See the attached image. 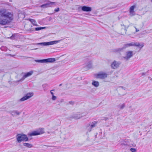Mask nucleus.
Here are the masks:
<instances>
[{
    "label": "nucleus",
    "instance_id": "6",
    "mask_svg": "<svg viewBox=\"0 0 152 152\" xmlns=\"http://www.w3.org/2000/svg\"><path fill=\"white\" fill-rule=\"evenodd\" d=\"M129 47L130 46H137L138 47L140 48H142L144 46V44L143 43H140L138 42H131L128 43Z\"/></svg>",
    "mask_w": 152,
    "mask_h": 152
},
{
    "label": "nucleus",
    "instance_id": "30",
    "mask_svg": "<svg viewBox=\"0 0 152 152\" xmlns=\"http://www.w3.org/2000/svg\"><path fill=\"white\" fill-rule=\"evenodd\" d=\"M108 118L107 117H104L102 118V120L106 121L107 120H108Z\"/></svg>",
    "mask_w": 152,
    "mask_h": 152
},
{
    "label": "nucleus",
    "instance_id": "19",
    "mask_svg": "<svg viewBox=\"0 0 152 152\" xmlns=\"http://www.w3.org/2000/svg\"><path fill=\"white\" fill-rule=\"evenodd\" d=\"M23 144L24 146L27 148H31L33 146L32 145L29 143H24Z\"/></svg>",
    "mask_w": 152,
    "mask_h": 152
},
{
    "label": "nucleus",
    "instance_id": "46",
    "mask_svg": "<svg viewBox=\"0 0 152 152\" xmlns=\"http://www.w3.org/2000/svg\"><path fill=\"white\" fill-rule=\"evenodd\" d=\"M151 1L152 2V0H151Z\"/></svg>",
    "mask_w": 152,
    "mask_h": 152
},
{
    "label": "nucleus",
    "instance_id": "17",
    "mask_svg": "<svg viewBox=\"0 0 152 152\" xmlns=\"http://www.w3.org/2000/svg\"><path fill=\"white\" fill-rule=\"evenodd\" d=\"M123 47L114 49L113 50V52L115 53H119L124 50Z\"/></svg>",
    "mask_w": 152,
    "mask_h": 152
},
{
    "label": "nucleus",
    "instance_id": "24",
    "mask_svg": "<svg viewBox=\"0 0 152 152\" xmlns=\"http://www.w3.org/2000/svg\"><path fill=\"white\" fill-rule=\"evenodd\" d=\"M35 61L39 63H44V59L42 60H36Z\"/></svg>",
    "mask_w": 152,
    "mask_h": 152
},
{
    "label": "nucleus",
    "instance_id": "34",
    "mask_svg": "<svg viewBox=\"0 0 152 152\" xmlns=\"http://www.w3.org/2000/svg\"><path fill=\"white\" fill-rule=\"evenodd\" d=\"M129 27V26H125V28H124V30L126 31H127V29Z\"/></svg>",
    "mask_w": 152,
    "mask_h": 152
},
{
    "label": "nucleus",
    "instance_id": "36",
    "mask_svg": "<svg viewBox=\"0 0 152 152\" xmlns=\"http://www.w3.org/2000/svg\"><path fill=\"white\" fill-rule=\"evenodd\" d=\"M4 47H1V49L2 50H4Z\"/></svg>",
    "mask_w": 152,
    "mask_h": 152
},
{
    "label": "nucleus",
    "instance_id": "33",
    "mask_svg": "<svg viewBox=\"0 0 152 152\" xmlns=\"http://www.w3.org/2000/svg\"><path fill=\"white\" fill-rule=\"evenodd\" d=\"M54 10L55 12H58L59 10V8H58L57 9H55Z\"/></svg>",
    "mask_w": 152,
    "mask_h": 152
},
{
    "label": "nucleus",
    "instance_id": "31",
    "mask_svg": "<svg viewBox=\"0 0 152 152\" xmlns=\"http://www.w3.org/2000/svg\"><path fill=\"white\" fill-rule=\"evenodd\" d=\"M10 38L12 39H15V34H13L10 37Z\"/></svg>",
    "mask_w": 152,
    "mask_h": 152
},
{
    "label": "nucleus",
    "instance_id": "41",
    "mask_svg": "<svg viewBox=\"0 0 152 152\" xmlns=\"http://www.w3.org/2000/svg\"><path fill=\"white\" fill-rule=\"evenodd\" d=\"M148 78L149 79H150V80H151L152 78L151 77H149Z\"/></svg>",
    "mask_w": 152,
    "mask_h": 152
},
{
    "label": "nucleus",
    "instance_id": "15",
    "mask_svg": "<svg viewBox=\"0 0 152 152\" xmlns=\"http://www.w3.org/2000/svg\"><path fill=\"white\" fill-rule=\"evenodd\" d=\"M135 7V6L133 5L131 6L129 9L130 15L131 16L134 15L135 14L134 11V9Z\"/></svg>",
    "mask_w": 152,
    "mask_h": 152
},
{
    "label": "nucleus",
    "instance_id": "14",
    "mask_svg": "<svg viewBox=\"0 0 152 152\" xmlns=\"http://www.w3.org/2000/svg\"><path fill=\"white\" fill-rule=\"evenodd\" d=\"M91 7L87 6H83L82 7V10L83 11L90 12L91 11Z\"/></svg>",
    "mask_w": 152,
    "mask_h": 152
},
{
    "label": "nucleus",
    "instance_id": "7",
    "mask_svg": "<svg viewBox=\"0 0 152 152\" xmlns=\"http://www.w3.org/2000/svg\"><path fill=\"white\" fill-rule=\"evenodd\" d=\"M107 74L103 72H100L99 73L96 75V77L97 78L104 79L107 77Z\"/></svg>",
    "mask_w": 152,
    "mask_h": 152
},
{
    "label": "nucleus",
    "instance_id": "11",
    "mask_svg": "<svg viewBox=\"0 0 152 152\" xmlns=\"http://www.w3.org/2000/svg\"><path fill=\"white\" fill-rule=\"evenodd\" d=\"M33 95V93H29L26 94V95L23 97L21 98L20 101H25L30 98Z\"/></svg>",
    "mask_w": 152,
    "mask_h": 152
},
{
    "label": "nucleus",
    "instance_id": "38",
    "mask_svg": "<svg viewBox=\"0 0 152 152\" xmlns=\"http://www.w3.org/2000/svg\"><path fill=\"white\" fill-rule=\"evenodd\" d=\"M120 87L121 88L125 90V88L123 86H120Z\"/></svg>",
    "mask_w": 152,
    "mask_h": 152
},
{
    "label": "nucleus",
    "instance_id": "32",
    "mask_svg": "<svg viewBox=\"0 0 152 152\" xmlns=\"http://www.w3.org/2000/svg\"><path fill=\"white\" fill-rule=\"evenodd\" d=\"M69 104H70L72 105H73L75 104L74 102L73 101H69Z\"/></svg>",
    "mask_w": 152,
    "mask_h": 152
},
{
    "label": "nucleus",
    "instance_id": "28",
    "mask_svg": "<svg viewBox=\"0 0 152 152\" xmlns=\"http://www.w3.org/2000/svg\"><path fill=\"white\" fill-rule=\"evenodd\" d=\"M130 151L132 152H136L137 151V150L135 148H133L130 149Z\"/></svg>",
    "mask_w": 152,
    "mask_h": 152
},
{
    "label": "nucleus",
    "instance_id": "23",
    "mask_svg": "<svg viewBox=\"0 0 152 152\" xmlns=\"http://www.w3.org/2000/svg\"><path fill=\"white\" fill-rule=\"evenodd\" d=\"M129 47V45H128V43L124 44L123 47V48L124 49H125L126 48H128Z\"/></svg>",
    "mask_w": 152,
    "mask_h": 152
},
{
    "label": "nucleus",
    "instance_id": "8",
    "mask_svg": "<svg viewBox=\"0 0 152 152\" xmlns=\"http://www.w3.org/2000/svg\"><path fill=\"white\" fill-rule=\"evenodd\" d=\"M33 71H31L29 72L25 73L24 75L21 79L19 80H18L17 82H19L23 80L26 78L31 76L33 74Z\"/></svg>",
    "mask_w": 152,
    "mask_h": 152
},
{
    "label": "nucleus",
    "instance_id": "42",
    "mask_svg": "<svg viewBox=\"0 0 152 152\" xmlns=\"http://www.w3.org/2000/svg\"><path fill=\"white\" fill-rule=\"evenodd\" d=\"M121 26H124V27H125V26H124L123 24H121Z\"/></svg>",
    "mask_w": 152,
    "mask_h": 152
},
{
    "label": "nucleus",
    "instance_id": "40",
    "mask_svg": "<svg viewBox=\"0 0 152 152\" xmlns=\"http://www.w3.org/2000/svg\"><path fill=\"white\" fill-rule=\"evenodd\" d=\"M9 55H10V56H12V57H14L15 56L14 55H11V54H10Z\"/></svg>",
    "mask_w": 152,
    "mask_h": 152
},
{
    "label": "nucleus",
    "instance_id": "16",
    "mask_svg": "<svg viewBox=\"0 0 152 152\" xmlns=\"http://www.w3.org/2000/svg\"><path fill=\"white\" fill-rule=\"evenodd\" d=\"M9 112L12 116H14L16 115H19L20 114V113L17 110L10 111Z\"/></svg>",
    "mask_w": 152,
    "mask_h": 152
},
{
    "label": "nucleus",
    "instance_id": "35",
    "mask_svg": "<svg viewBox=\"0 0 152 152\" xmlns=\"http://www.w3.org/2000/svg\"><path fill=\"white\" fill-rule=\"evenodd\" d=\"M52 91H54V90L53 89V90H51L50 91V93L51 94V95H52V96H53V95H54V94L53 92H52Z\"/></svg>",
    "mask_w": 152,
    "mask_h": 152
},
{
    "label": "nucleus",
    "instance_id": "27",
    "mask_svg": "<svg viewBox=\"0 0 152 152\" xmlns=\"http://www.w3.org/2000/svg\"><path fill=\"white\" fill-rule=\"evenodd\" d=\"M45 28V27H37L35 28V29L36 31H39Z\"/></svg>",
    "mask_w": 152,
    "mask_h": 152
},
{
    "label": "nucleus",
    "instance_id": "37",
    "mask_svg": "<svg viewBox=\"0 0 152 152\" xmlns=\"http://www.w3.org/2000/svg\"><path fill=\"white\" fill-rule=\"evenodd\" d=\"M135 29H136V32H138V31H139V30L137 29V28L136 27H134Z\"/></svg>",
    "mask_w": 152,
    "mask_h": 152
},
{
    "label": "nucleus",
    "instance_id": "1",
    "mask_svg": "<svg viewBox=\"0 0 152 152\" xmlns=\"http://www.w3.org/2000/svg\"><path fill=\"white\" fill-rule=\"evenodd\" d=\"M12 14L7 12L5 9H0V24L5 25L10 23L12 20Z\"/></svg>",
    "mask_w": 152,
    "mask_h": 152
},
{
    "label": "nucleus",
    "instance_id": "44",
    "mask_svg": "<svg viewBox=\"0 0 152 152\" xmlns=\"http://www.w3.org/2000/svg\"><path fill=\"white\" fill-rule=\"evenodd\" d=\"M20 57H25V56H20Z\"/></svg>",
    "mask_w": 152,
    "mask_h": 152
},
{
    "label": "nucleus",
    "instance_id": "3",
    "mask_svg": "<svg viewBox=\"0 0 152 152\" xmlns=\"http://www.w3.org/2000/svg\"><path fill=\"white\" fill-rule=\"evenodd\" d=\"M97 122L94 121L92 122H90L86 126V129L87 130V133L90 132L92 129L96 126Z\"/></svg>",
    "mask_w": 152,
    "mask_h": 152
},
{
    "label": "nucleus",
    "instance_id": "2",
    "mask_svg": "<svg viewBox=\"0 0 152 152\" xmlns=\"http://www.w3.org/2000/svg\"><path fill=\"white\" fill-rule=\"evenodd\" d=\"M17 141L20 143L22 141H27L28 140V138L27 136L24 134H19L16 135Z\"/></svg>",
    "mask_w": 152,
    "mask_h": 152
},
{
    "label": "nucleus",
    "instance_id": "22",
    "mask_svg": "<svg viewBox=\"0 0 152 152\" xmlns=\"http://www.w3.org/2000/svg\"><path fill=\"white\" fill-rule=\"evenodd\" d=\"M86 66L88 69L91 68L92 67V63L91 62L88 63L86 65Z\"/></svg>",
    "mask_w": 152,
    "mask_h": 152
},
{
    "label": "nucleus",
    "instance_id": "21",
    "mask_svg": "<svg viewBox=\"0 0 152 152\" xmlns=\"http://www.w3.org/2000/svg\"><path fill=\"white\" fill-rule=\"evenodd\" d=\"M81 117L82 116L80 115V114H75L73 116V118H74L76 119H80Z\"/></svg>",
    "mask_w": 152,
    "mask_h": 152
},
{
    "label": "nucleus",
    "instance_id": "43",
    "mask_svg": "<svg viewBox=\"0 0 152 152\" xmlns=\"http://www.w3.org/2000/svg\"><path fill=\"white\" fill-rule=\"evenodd\" d=\"M62 84H60L59 85V86H61Z\"/></svg>",
    "mask_w": 152,
    "mask_h": 152
},
{
    "label": "nucleus",
    "instance_id": "12",
    "mask_svg": "<svg viewBox=\"0 0 152 152\" xmlns=\"http://www.w3.org/2000/svg\"><path fill=\"white\" fill-rule=\"evenodd\" d=\"M133 56L132 51H129L126 52V56L124 57L126 60H129Z\"/></svg>",
    "mask_w": 152,
    "mask_h": 152
},
{
    "label": "nucleus",
    "instance_id": "9",
    "mask_svg": "<svg viewBox=\"0 0 152 152\" xmlns=\"http://www.w3.org/2000/svg\"><path fill=\"white\" fill-rule=\"evenodd\" d=\"M121 64L120 62H118L115 61H114L111 64V68L114 69H115L119 66Z\"/></svg>",
    "mask_w": 152,
    "mask_h": 152
},
{
    "label": "nucleus",
    "instance_id": "29",
    "mask_svg": "<svg viewBox=\"0 0 152 152\" xmlns=\"http://www.w3.org/2000/svg\"><path fill=\"white\" fill-rule=\"evenodd\" d=\"M56 96H55L54 95H53V96H52V99L53 100H56Z\"/></svg>",
    "mask_w": 152,
    "mask_h": 152
},
{
    "label": "nucleus",
    "instance_id": "18",
    "mask_svg": "<svg viewBox=\"0 0 152 152\" xmlns=\"http://www.w3.org/2000/svg\"><path fill=\"white\" fill-rule=\"evenodd\" d=\"M29 20L34 26H38L36 21L34 19H30Z\"/></svg>",
    "mask_w": 152,
    "mask_h": 152
},
{
    "label": "nucleus",
    "instance_id": "4",
    "mask_svg": "<svg viewBox=\"0 0 152 152\" xmlns=\"http://www.w3.org/2000/svg\"><path fill=\"white\" fill-rule=\"evenodd\" d=\"M44 133V129L42 128L40 129L37 131H34L30 133H29L28 135L29 136H36L42 134Z\"/></svg>",
    "mask_w": 152,
    "mask_h": 152
},
{
    "label": "nucleus",
    "instance_id": "10",
    "mask_svg": "<svg viewBox=\"0 0 152 152\" xmlns=\"http://www.w3.org/2000/svg\"><path fill=\"white\" fill-rule=\"evenodd\" d=\"M55 2H49L48 3L44 4L41 5L40 7L42 8H45L48 7H51L54 5H55Z\"/></svg>",
    "mask_w": 152,
    "mask_h": 152
},
{
    "label": "nucleus",
    "instance_id": "25",
    "mask_svg": "<svg viewBox=\"0 0 152 152\" xmlns=\"http://www.w3.org/2000/svg\"><path fill=\"white\" fill-rule=\"evenodd\" d=\"M125 105L124 103H123L121 105H120V108L121 109H123L125 107Z\"/></svg>",
    "mask_w": 152,
    "mask_h": 152
},
{
    "label": "nucleus",
    "instance_id": "5",
    "mask_svg": "<svg viewBox=\"0 0 152 152\" xmlns=\"http://www.w3.org/2000/svg\"><path fill=\"white\" fill-rule=\"evenodd\" d=\"M60 40L54 41H50L48 42H41L37 43V45H40L43 46H47L49 45H53L57 44L59 42Z\"/></svg>",
    "mask_w": 152,
    "mask_h": 152
},
{
    "label": "nucleus",
    "instance_id": "13",
    "mask_svg": "<svg viewBox=\"0 0 152 152\" xmlns=\"http://www.w3.org/2000/svg\"><path fill=\"white\" fill-rule=\"evenodd\" d=\"M56 59L54 58H50L44 59V63H52L54 62Z\"/></svg>",
    "mask_w": 152,
    "mask_h": 152
},
{
    "label": "nucleus",
    "instance_id": "45",
    "mask_svg": "<svg viewBox=\"0 0 152 152\" xmlns=\"http://www.w3.org/2000/svg\"><path fill=\"white\" fill-rule=\"evenodd\" d=\"M47 146L48 147L49 146Z\"/></svg>",
    "mask_w": 152,
    "mask_h": 152
},
{
    "label": "nucleus",
    "instance_id": "39",
    "mask_svg": "<svg viewBox=\"0 0 152 152\" xmlns=\"http://www.w3.org/2000/svg\"><path fill=\"white\" fill-rule=\"evenodd\" d=\"M145 74V73H142V76L143 75H144Z\"/></svg>",
    "mask_w": 152,
    "mask_h": 152
},
{
    "label": "nucleus",
    "instance_id": "20",
    "mask_svg": "<svg viewBox=\"0 0 152 152\" xmlns=\"http://www.w3.org/2000/svg\"><path fill=\"white\" fill-rule=\"evenodd\" d=\"M92 84L96 87H97L99 86V83L98 81H93L92 83Z\"/></svg>",
    "mask_w": 152,
    "mask_h": 152
},
{
    "label": "nucleus",
    "instance_id": "26",
    "mask_svg": "<svg viewBox=\"0 0 152 152\" xmlns=\"http://www.w3.org/2000/svg\"><path fill=\"white\" fill-rule=\"evenodd\" d=\"M48 86V85L46 84H43L42 86L43 88H44V91L46 90H47V88L46 87Z\"/></svg>",
    "mask_w": 152,
    "mask_h": 152
}]
</instances>
